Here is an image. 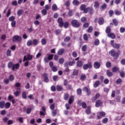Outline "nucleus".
Returning <instances> with one entry per match:
<instances>
[{"label":"nucleus","instance_id":"nucleus-1","mask_svg":"<svg viewBox=\"0 0 125 125\" xmlns=\"http://www.w3.org/2000/svg\"><path fill=\"white\" fill-rule=\"evenodd\" d=\"M109 54L111 56H113L115 59H117V58H118V57H119V56L120 55V53L119 52H116V51H115V50L113 49L110 51L109 52Z\"/></svg>","mask_w":125,"mask_h":125},{"label":"nucleus","instance_id":"nucleus-2","mask_svg":"<svg viewBox=\"0 0 125 125\" xmlns=\"http://www.w3.org/2000/svg\"><path fill=\"white\" fill-rule=\"evenodd\" d=\"M9 21L11 22V25L12 28H14L16 26V21H15V17L12 16L9 18Z\"/></svg>","mask_w":125,"mask_h":125},{"label":"nucleus","instance_id":"nucleus-3","mask_svg":"<svg viewBox=\"0 0 125 125\" xmlns=\"http://www.w3.org/2000/svg\"><path fill=\"white\" fill-rule=\"evenodd\" d=\"M71 25L73 27H74V28H79L80 26V22L76 20H73L71 21Z\"/></svg>","mask_w":125,"mask_h":125},{"label":"nucleus","instance_id":"nucleus-4","mask_svg":"<svg viewBox=\"0 0 125 125\" xmlns=\"http://www.w3.org/2000/svg\"><path fill=\"white\" fill-rule=\"evenodd\" d=\"M105 116H106V113L104 111H100L97 113L98 119H102Z\"/></svg>","mask_w":125,"mask_h":125},{"label":"nucleus","instance_id":"nucleus-5","mask_svg":"<svg viewBox=\"0 0 125 125\" xmlns=\"http://www.w3.org/2000/svg\"><path fill=\"white\" fill-rule=\"evenodd\" d=\"M13 42H21L22 38L21 36L16 35L12 39Z\"/></svg>","mask_w":125,"mask_h":125},{"label":"nucleus","instance_id":"nucleus-6","mask_svg":"<svg viewBox=\"0 0 125 125\" xmlns=\"http://www.w3.org/2000/svg\"><path fill=\"white\" fill-rule=\"evenodd\" d=\"M83 68L84 70H87V69H90V68H92V63L91 62H88V63L85 64L83 66Z\"/></svg>","mask_w":125,"mask_h":125},{"label":"nucleus","instance_id":"nucleus-7","mask_svg":"<svg viewBox=\"0 0 125 125\" xmlns=\"http://www.w3.org/2000/svg\"><path fill=\"white\" fill-rule=\"evenodd\" d=\"M80 10L83 11V13H87V8H85V5L82 4L80 6Z\"/></svg>","mask_w":125,"mask_h":125},{"label":"nucleus","instance_id":"nucleus-8","mask_svg":"<svg viewBox=\"0 0 125 125\" xmlns=\"http://www.w3.org/2000/svg\"><path fill=\"white\" fill-rule=\"evenodd\" d=\"M58 23L60 27H63L64 26V22H63V19L61 18H59L58 19Z\"/></svg>","mask_w":125,"mask_h":125},{"label":"nucleus","instance_id":"nucleus-9","mask_svg":"<svg viewBox=\"0 0 125 125\" xmlns=\"http://www.w3.org/2000/svg\"><path fill=\"white\" fill-rule=\"evenodd\" d=\"M32 59L33 56L28 54L27 56H25L24 57L23 61L25 62L26 60H32Z\"/></svg>","mask_w":125,"mask_h":125},{"label":"nucleus","instance_id":"nucleus-10","mask_svg":"<svg viewBox=\"0 0 125 125\" xmlns=\"http://www.w3.org/2000/svg\"><path fill=\"white\" fill-rule=\"evenodd\" d=\"M103 105V103L100 100H97L96 102L95 106L96 107H100Z\"/></svg>","mask_w":125,"mask_h":125},{"label":"nucleus","instance_id":"nucleus-11","mask_svg":"<svg viewBox=\"0 0 125 125\" xmlns=\"http://www.w3.org/2000/svg\"><path fill=\"white\" fill-rule=\"evenodd\" d=\"M100 62H96L94 63V67L95 69H99L100 68Z\"/></svg>","mask_w":125,"mask_h":125},{"label":"nucleus","instance_id":"nucleus-12","mask_svg":"<svg viewBox=\"0 0 125 125\" xmlns=\"http://www.w3.org/2000/svg\"><path fill=\"white\" fill-rule=\"evenodd\" d=\"M52 10H53V11H57V10H58V7H57V5H56V4L54 3L52 5Z\"/></svg>","mask_w":125,"mask_h":125},{"label":"nucleus","instance_id":"nucleus-13","mask_svg":"<svg viewBox=\"0 0 125 125\" xmlns=\"http://www.w3.org/2000/svg\"><path fill=\"white\" fill-rule=\"evenodd\" d=\"M19 67H20V64L19 63H16V64H14L13 66L12 67V70L13 71H15V69H19Z\"/></svg>","mask_w":125,"mask_h":125},{"label":"nucleus","instance_id":"nucleus-14","mask_svg":"<svg viewBox=\"0 0 125 125\" xmlns=\"http://www.w3.org/2000/svg\"><path fill=\"white\" fill-rule=\"evenodd\" d=\"M107 37L108 38H111V39H112V40H114V39H115V38H116V35H115V34H114L113 33H110L107 34Z\"/></svg>","mask_w":125,"mask_h":125},{"label":"nucleus","instance_id":"nucleus-15","mask_svg":"<svg viewBox=\"0 0 125 125\" xmlns=\"http://www.w3.org/2000/svg\"><path fill=\"white\" fill-rule=\"evenodd\" d=\"M5 105V102L4 101H2L0 102V108L1 109H3Z\"/></svg>","mask_w":125,"mask_h":125},{"label":"nucleus","instance_id":"nucleus-16","mask_svg":"<svg viewBox=\"0 0 125 125\" xmlns=\"http://www.w3.org/2000/svg\"><path fill=\"white\" fill-rule=\"evenodd\" d=\"M39 42H40V41L37 39H34L32 41V44L33 45H38L39 44Z\"/></svg>","mask_w":125,"mask_h":125},{"label":"nucleus","instance_id":"nucleus-17","mask_svg":"<svg viewBox=\"0 0 125 125\" xmlns=\"http://www.w3.org/2000/svg\"><path fill=\"white\" fill-rule=\"evenodd\" d=\"M72 3L73 5H75V6H78V5L80 4V1L78 0H74L72 1Z\"/></svg>","mask_w":125,"mask_h":125},{"label":"nucleus","instance_id":"nucleus-18","mask_svg":"<svg viewBox=\"0 0 125 125\" xmlns=\"http://www.w3.org/2000/svg\"><path fill=\"white\" fill-rule=\"evenodd\" d=\"M21 92V89L18 88V91H16V92L14 93V95H15V96L17 97V96H18L19 95H20Z\"/></svg>","mask_w":125,"mask_h":125},{"label":"nucleus","instance_id":"nucleus-19","mask_svg":"<svg viewBox=\"0 0 125 125\" xmlns=\"http://www.w3.org/2000/svg\"><path fill=\"white\" fill-rule=\"evenodd\" d=\"M43 77L44 78V81L46 83H47L48 82V78H47V74L44 73L43 74Z\"/></svg>","mask_w":125,"mask_h":125},{"label":"nucleus","instance_id":"nucleus-20","mask_svg":"<svg viewBox=\"0 0 125 125\" xmlns=\"http://www.w3.org/2000/svg\"><path fill=\"white\" fill-rule=\"evenodd\" d=\"M87 12H89L90 14H92L93 12V8L87 7Z\"/></svg>","mask_w":125,"mask_h":125},{"label":"nucleus","instance_id":"nucleus-21","mask_svg":"<svg viewBox=\"0 0 125 125\" xmlns=\"http://www.w3.org/2000/svg\"><path fill=\"white\" fill-rule=\"evenodd\" d=\"M83 90L84 91H86V92L87 93V94H88V95L90 94V90H89V89H88V88H87L86 87H84L83 88Z\"/></svg>","mask_w":125,"mask_h":125},{"label":"nucleus","instance_id":"nucleus-22","mask_svg":"<svg viewBox=\"0 0 125 125\" xmlns=\"http://www.w3.org/2000/svg\"><path fill=\"white\" fill-rule=\"evenodd\" d=\"M106 75L108 76V77H112L113 76V73L110 72V70H107L106 71Z\"/></svg>","mask_w":125,"mask_h":125},{"label":"nucleus","instance_id":"nucleus-23","mask_svg":"<svg viewBox=\"0 0 125 125\" xmlns=\"http://www.w3.org/2000/svg\"><path fill=\"white\" fill-rule=\"evenodd\" d=\"M99 5H100L99 2L95 1L94 2V7H95V8H98V7H99Z\"/></svg>","mask_w":125,"mask_h":125},{"label":"nucleus","instance_id":"nucleus-24","mask_svg":"<svg viewBox=\"0 0 125 125\" xmlns=\"http://www.w3.org/2000/svg\"><path fill=\"white\" fill-rule=\"evenodd\" d=\"M11 105V104L9 102H7L5 104V108L6 109H9V108L10 107V105Z\"/></svg>","mask_w":125,"mask_h":125},{"label":"nucleus","instance_id":"nucleus-25","mask_svg":"<svg viewBox=\"0 0 125 125\" xmlns=\"http://www.w3.org/2000/svg\"><path fill=\"white\" fill-rule=\"evenodd\" d=\"M26 44L27 46H31L33 44V41L31 40H28L26 42Z\"/></svg>","mask_w":125,"mask_h":125},{"label":"nucleus","instance_id":"nucleus-26","mask_svg":"<svg viewBox=\"0 0 125 125\" xmlns=\"http://www.w3.org/2000/svg\"><path fill=\"white\" fill-rule=\"evenodd\" d=\"M99 84H100V82L97 81L94 83L93 86L94 87L96 88L98 86V85H99Z\"/></svg>","mask_w":125,"mask_h":125},{"label":"nucleus","instance_id":"nucleus-27","mask_svg":"<svg viewBox=\"0 0 125 125\" xmlns=\"http://www.w3.org/2000/svg\"><path fill=\"white\" fill-rule=\"evenodd\" d=\"M120 44L117 43H115L113 45V47H114V48H116L117 49L120 48Z\"/></svg>","mask_w":125,"mask_h":125},{"label":"nucleus","instance_id":"nucleus-28","mask_svg":"<svg viewBox=\"0 0 125 125\" xmlns=\"http://www.w3.org/2000/svg\"><path fill=\"white\" fill-rule=\"evenodd\" d=\"M74 102V96H70L69 100V104H71Z\"/></svg>","mask_w":125,"mask_h":125},{"label":"nucleus","instance_id":"nucleus-29","mask_svg":"<svg viewBox=\"0 0 125 125\" xmlns=\"http://www.w3.org/2000/svg\"><path fill=\"white\" fill-rule=\"evenodd\" d=\"M77 65L78 66V67H82V66H83V62L81 61L77 62Z\"/></svg>","mask_w":125,"mask_h":125},{"label":"nucleus","instance_id":"nucleus-30","mask_svg":"<svg viewBox=\"0 0 125 125\" xmlns=\"http://www.w3.org/2000/svg\"><path fill=\"white\" fill-rule=\"evenodd\" d=\"M104 19L103 18H100L99 20V24L100 25H102V24H104Z\"/></svg>","mask_w":125,"mask_h":125},{"label":"nucleus","instance_id":"nucleus-31","mask_svg":"<svg viewBox=\"0 0 125 125\" xmlns=\"http://www.w3.org/2000/svg\"><path fill=\"white\" fill-rule=\"evenodd\" d=\"M107 7V4L106 3H104L103 5L101 6V10H104L105 8Z\"/></svg>","mask_w":125,"mask_h":125},{"label":"nucleus","instance_id":"nucleus-32","mask_svg":"<svg viewBox=\"0 0 125 125\" xmlns=\"http://www.w3.org/2000/svg\"><path fill=\"white\" fill-rule=\"evenodd\" d=\"M57 90H58V91H61L63 90V87L59 85H58L57 86Z\"/></svg>","mask_w":125,"mask_h":125},{"label":"nucleus","instance_id":"nucleus-33","mask_svg":"<svg viewBox=\"0 0 125 125\" xmlns=\"http://www.w3.org/2000/svg\"><path fill=\"white\" fill-rule=\"evenodd\" d=\"M22 97L23 99H26V98H27V93L26 92H22Z\"/></svg>","mask_w":125,"mask_h":125},{"label":"nucleus","instance_id":"nucleus-34","mask_svg":"<svg viewBox=\"0 0 125 125\" xmlns=\"http://www.w3.org/2000/svg\"><path fill=\"white\" fill-rule=\"evenodd\" d=\"M59 55H62V53H64V49H61L58 51Z\"/></svg>","mask_w":125,"mask_h":125},{"label":"nucleus","instance_id":"nucleus-35","mask_svg":"<svg viewBox=\"0 0 125 125\" xmlns=\"http://www.w3.org/2000/svg\"><path fill=\"white\" fill-rule=\"evenodd\" d=\"M122 82L123 81L121 79H118L117 80H116V83L117 84H121Z\"/></svg>","mask_w":125,"mask_h":125},{"label":"nucleus","instance_id":"nucleus-36","mask_svg":"<svg viewBox=\"0 0 125 125\" xmlns=\"http://www.w3.org/2000/svg\"><path fill=\"white\" fill-rule=\"evenodd\" d=\"M23 13V10H19L17 12L18 16H21Z\"/></svg>","mask_w":125,"mask_h":125},{"label":"nucleus","instance_id":"nucleus-37","mask_svg":"<svg viewBox=\"0 0 125 125\" xmlns=\"http://www.w3.org/2000/svg\"><path fill=\"white\" fill-rule=\"evenodd\" d=\"M110 32H111V29L110 28V27L108 26V27H106V33L108 35V34L111 33H110Z\"/></svg>","mask_w":125,"mask_h":125},{"label":"nucleus","instance_id":"nucleus-38","mask_svg":"<svg viewBox=\"0 0 125 125\" xmlns=\"http://www.w3.org/2000/svg\"><path fill=\"white\" fill-rule=\"evenodd\" d=\"M118 70H119V68H118V67L115 66L112 68V72H113V73H116V72H117Z\"/></svg>","mask_w":125,"mask_h":125},{"label":"nucleus","instance_id":"nucleus-39","mask_svg":"<svg viewBox=\"0 0 125 125\" xmlns=\"http://www.w3.org/2000/svg\"><path fill=\"white\" fill-rule=\"evenodd\" d=\"M9 80L11 82H13V81H14V76H13L12 75H10Z\"/></svg>","mask_w":125,"mask_h":125},{"label":"nucleus","instance_id":"nucleus-40","mask_svg":"<svg viewBox=\"0 0 125 125\" xmlns=\"http://www.w3.org/2000/svg\"><path fill=\"white\" fill-rule=\"evenodd\" d=\"M90 107H88L87 108V109L86 110V113L87 114V115H89V114H90Z\"/></svg>","mask_w":125,"mask_h":125},{"label":"nucleus","instance_id":"nucleus-41","mask_svg":"<svg viewBox=\"0 0 125 125\" xmlns=\"http://www.w3.org/2000/svg\"><path fill=\"white\" fill-rule=\"evenodd\" d=\"M87 48V46L86 45H84L82 47V51H85L86 50V48Z\"/></svg>","mask_w":125,"mask_h":125},{"label":"nucleus","instance_id":"nucleus-42","mask_svg":"<svg viewBox=\"0 0 125 125\" xmlns=\"http://www.w3.org/2000/svg\"><path fill=\"white\" fill-rule=\"evenodd\" d=\"M7 56H11V50H8L6 52Z\"/></svg>","mask_w":125,"mask_h":125},{"label":"nucleus","instance_id":"nucleus-43","mask_svg":"<svg viewBox=\"0 0 125 125\" xmlns=\"http://www.w3.org/2000/svg\"><path fill=\"white\" fill-rule=\"evenodd\" d=\"M86 78V76H85V75L84 74H83L81 76V80H82V81H83L85 80Z\"/></svg>","mask_w":125,"mask_h":125},{"label":"nucleus","instance_id":"nucleus-44","mask_svg":"<svg viewBox=\"0 0 125 125\" xmlns=\"http://www.w3.org/2000/svg\"><path fill=\"white\" fill-rule=\"evenodd\" d=\"M95 45H99V40L98 39H96L95 41Z\"/></svg>","mask_w":125,"mask_h":125},{"label":"nucleus","instance_id":"nucleus-45","mask_svg":"<svg viewBox=\"0 0 125 125\" xmlns=\"http://www.w3.org/2000/svg\"><path fill=\"white\" fill-rule=\"evenodd\" d=\"M34 24L36 26H39V25H40V21L38 20H35L34 22Z\"/></svg>","mask_w":125,"mask_h":125},{"label":"nucleus","instance_id":"nucleus-46","mask_svg":"<svg viewBox=\"0 0 125 125\" xmlns=\"http://www.w3.org/2000/svg\"><path fill=\"white\" fill-rule=\"evenodd\" d=\"M13 66H14V65H13V63L12 62H9V63L8 64V68H12V67H13Z\"/></svg>","mask_w":125,"mask_h":125},{"label":"nucleus","instance_id":"nucleus-47","mask_svg":"<svg viewBox=\"0 0 125 125\" xmlns=\"http://www.w3.org/2000/svg\"><path fill=\"white\" fill-rule=\"evenodd\" d=\"M42 44L43 45H44V44H45V43H46V40H45V39H43L42 40Z\"/></svg>","mask_w":125,"mask_h":125},{"label":"nucleus","instance_id":"nucleus-48","mask_svg":"<svg viewBox=\"0 0 125 125\" xmlns=\"http://www.w3.org/2000/svg\"><path fill=\"white\" fill-rule=\"evenodd\" d=\"M78 73H79V71H78V70H75L73 71L72 76H77V75H78Z\"/></svg>","mask_w":125,"mask_h":125},{"label":"nucleus","instance_id":"nucleus-49","mask_svg":"<svg viewBox=\"0 0 125 125\" xmlns=\"http://www.w3.org/2000/svg\"><path fill=\"white\" fill-rule=\"evenodd\" d=\"M42 15H46L47 12L46 11V10L43 9L42 11Z\"/></svg>","mask_w":125,"mask_h":125},{"label":"nucleus","instance_id":"nucleus-50","mask_svg":"<svg viewBox=\"0 0 125 125\" xmlns=\"http://www.w3.org/2000/svg\"><path fill=\"white\" fill-rule=\"evenodd\" d=\"M93 30V28H92V26H90L88 27L87 32L88 33H91V32H92V30Z\"/></svg>","mask_w":125,"mask_h":125},{"label":"nucleus","instance_id":"nucleus-51","mask_svg":"<svg viewBox=\"0 0 125 125\" xmlns=\"http://www.w3.org/2000/svg\"><path fill=\"white\" fill-rule=\"evenodd\" d=\"M55 107V104H52L50 105V108L51 109V110H54V108Z\"/></svg>","mask_w":125,"mask_h":125},{"label":"nucleus","instance_id":"nucleus-52","mask_svg":"<svg viewBox=\"0 0 125 125\" xmlns=\"http://www.w3.org/2000/svg\"><path fill=\"white\" fill-rule=\"evenodd\" d=\"M0 114L2 116H4L6 114V111L5 110H3L1 111Z\"/></svg>","mask_w":125,"mask_h":125},{"label":"nucleus","instance_id":"nucleus-53","mask_svg":"<svg viewBox=\"0 0 125 125\" xmlns=\"http://www.w3.org/2000/svg\"><path fill=\"white\" fill-rule=\"evenodd\" d=\"M85 21H86V17H83L81 18V21L83 23H84V22H85Z\"/></svg>","mask_w":125,"mask_h":125},{"label":"nucleus","instance_id":"nucleus-54","mask_svg":"<svg viewBox=\"0 0 125 125\" xmlns=\"http://www.w3.org/2000/svg\"><path fill=\"white\" fill-rule=\"evenodd\" d=\"M63 26L64 28H68V27H69V22H65L64 24H63Z\"/></svg>","mask_w":125,"mask_h":125},{"label":"nucleus","instance_id":"nucleus-55","mask_svg":"<svg viewBox=\"0 0 125 125\" xmlns=\"http://www.w3.org/2000/svg\"><path fill=\"white\" fill-rule=\"evenodd\" d=\"M64 100H68L69 98V95L68 94H65L64 96Z\"/></svg>","mask_w":125,"mask_h":125},{"label":"nucleus","instance_id":"nucleus-56","mask_svg":"<svg viewBox=\"0 0 125 125\" xmlns=\"http://www.w3.org/2000/svg\"><path fill=\"white\" fill-rule=\"evenodd\" d=\"M120 76L122 78H124L125 76V72L124 71H121L120 72Z\"/></svg>","mask_w":125,"mask_h":125},{"label":"nucleus","instance_id":"nucleus-57","mask_svg":"<svg viewBox=\"0 0 125 125\" xmlns=\"http://www.w3.org/2000/svg\"><path fill=\"white\" fill-rule=\"evenodd\" d=\"M70 40H71V38H70V37H66L65 38H64V42H69V41H70Z\"/></svg>","mask_w":125,"mask_h":125},{"label":"nucleus","instance_id":"nucleus-58","mask_svg":"<svg viewBox=\"0 0 125 125\" xmlns=\"http://www.w3.org/2000/svg\"><path fill=\"white\" fill-rule=\"evenodd\" d=\"M113 23H114V24L115 26H117L118 25V21H117V20H116V19H113Z\"/></svg>","mask_w":125,"mask_h":125},{"label":"nucleus","instance_id":"nucleus-59","mask_svg":"<svg viewBox=\"0 0 125 125\" xmlns=\"http://www.w3.org/2000/svg\"><path fill=\"white\" fill-rule=\"evenodd\" d=\"M106 66L107 68H110V67H111V62H107L106 63Z\"/></svg>","mask_w":125,"mask_h":125},{"label":"nucleus","instance_id":"nucleus-60","mask_svg":"<svg viewBox=\"0 0 125 125\" xmlns=\"http://www.w3.org/2000/svg\"><path fill=\"white\" fill-rule=\"evenodd\" d=\"M108 122V118H105L103 120V124H106Z\"/></svg>","mask_w":125,"mask_h":125},{"label":"nucleus","instance_id":"nucleus-61","mask_svg":"<svg viewBox=\"0 0 125 125\" xmlns=\"http://www.w3.org/2000/svg\"><path fill=\"white\" fill-rule=\"evenodd\" d=\"M52 58H53V55H49L48 56V60H52Z\"/></svg>","mask_w":125,"mask_h":125},{"label":"nucleus","instance_id":"nucleus-62","mask_svg":"<svg viewBox=\"0 0 125 125\" xmlns=\"http://www.w3.org/2000/svg\"><path fill=\"white\" fill-rule=\"evenodd\" d=\"M121 63L122 65H125V59H123L121 60Z\"/></svg>","mask_w":125,"mask_h":125},{"label":"nucleus","instance_id":"nucleus-63","mask_svg":"<svg viewBox=\"0 0 125 125\" xmlns=\"http://www.w3.org/2000/svg\"><path fill=\"white\" fill-rule=\"evenodd\" d=\"M65 6H69L70 5V1L67 0L65 3Z\"/></svg>","mask_w":125,"mask_h":125},{"label":"nucleus","instance_id":"nucleus-64","mask_svg":"<svg viewBox=\"0 0 125 125\" xmlns=\"http://www.w3.org/2000/svg\"><path fill=\"white\" fill-rule=\"evenodd\" d=\"M120 32H121V33H125V28L124 27L120 28Z\"/></svg>","mask_w":125,"mask_h":125}]
</instances>
